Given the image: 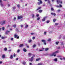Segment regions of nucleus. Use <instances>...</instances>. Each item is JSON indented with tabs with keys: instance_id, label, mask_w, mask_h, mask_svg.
Here are the masks:
<instances>
[{
	"instance_id": "1",
	"label": "nucleus",
	"mask_w": 65,
	"mask_h": 65,
	"mask_svg": "<svg viewBox=\"0 0 65 65\" xmlns=\"http://www.w3.org/2000/svg\"><path fill=\"white\" fill-rule=\"evenodd\" d=\"M38 1L39 2H38L37 3L38 5H40V4H41L42 3V2L41 0H38Z\"/></svg>"
},
{
	"instance_id": "2",
	"label": "nucleus",
	"mask_w": 65,
	"mask_h": 65,
	"mask_svg": "<svg viewBox=\"0 0 65 65\" xmlns=\"http://www.w3.org/2000/svg\"><path fill=\"white\" fill-rule=\"evenodd\" d=\"M23 17L22 15L18 16V20L21 19H23Z\"/></svg>"
},
{
	"instance_id": "3",
	"label": "nucleus",
	"mask_w": 65,
	"mask_h": 65,
	"mask_svg": "<svg viewBox=\"0 0 65 65\" xmlns=\"http://www.w3.org/2000/svg\"><path fill=\"white\" fill-rule=\"evenodd\" d=\"M5 21H3V22H0V24H1V23H2L1 24V25H4V24H5Z\"/></svg>"
},
{
	"instance_id": "4",
	"label": "nucleus",
	"mask_w": 65,
	"mask_h": 65,
	"mask_svg": "<svg viewBox=\"0 0 65 65\" xmlns=\"http://www.w3.org/2000/svg\"><path fill=\"white\" fill-rule=\"evenodd\" d=\"M42 42H44L43 44L44 45H46V41L44 40H42Z\"/></svg>"
},
{
	"instance_id": "5",
	"label": "nucleus",
	"mask_w": 65,
	"mask_h": 65,
	"mask_svg": "<svg viewBox=\"0 0 65 65\" xmlns=\"http://www.w3.org/2000/svg\"><path fill=\"white\" fill-rule=\"evenodd\" d=\"M33 59H34L33 57L32 56L31 58V59L29 60V61L31 62H32L33 61Z\"/></svg>"
},
{
	"instance_id": "6",
	"label": "nucleus",
	"mask_w": 65,
	"mask_h": 65,
	"mask_svg": "<svg viewBox=\"0 0 65 65\" xmlns=\"http://www.w3.org/2000/svg\"><path fill=\"white\" fill-rule=\"evenodd\" d=\"M46 18H47V17H45L42 20V22H44L45 21V19H46Z\"/></svg>"
},
{
	"instance_id": "7",
	"label": "nucleus",
	"mask_w": 65,
	"mask_h": 65,
	"mask_svg": "<svg viewBox=\"0 0 65 65\" xmlns=\"http://www.w3.org/2000/svg\"><path fill=\"white\" fill-rule=\"evenodd\" d=\"M59 52V51L57 50L54 52H53V54H57Z\"/></svg>"
},
{
	"instance_id": "8",
	"label": "nucleus",
	"mask_w": 65,
	"mask_h": 65,
	"mask_svg": "<svg viewBox=\"0 0 65 65\" xmlns=\"http://www.w3.org/2000/svg\"><path fill=\"white\" fill-rule=\"evenodd\" d=\"M41 8V7H39L38 8H37L36 9V11H37V10H39V9H40Z\"/></svg>"
},
{
	"instance_id": "9",
	"label": "nucleus",
	"mask_w": 65,
	"mask_h": 65,
	"mask_svg": "<svg viewBox=\"0 0 65 65\" xmlns=\"http://www.w3.org/2000/svg\"><path fill=\"white\" fill-rule=\"evenodd\" d=\"M55 54H53V53H52V54L51 55V56H54V57H55L56 56V55Z\"/></svg>"
},
{
	"instance_id": "10",
	"label": "nucleus",
	"mask_w": 65,
	"mask_h": 65,
	"mask_svg": "<svg viewBox=\"0 0 65 65\" xmlns=\"http://www.w3.org/2000/svg\"><path fill=\"white\" fill-rule=\"evenodd\" d=\"M41 59L40 58H37L36 59V61H39Z\"/></svg>"
},
{
	"instance_id": "11",
	"label": "nucleus",
	"mask_w": 65,
	"mask_h": 65,
	"mask_svg": "<svg viewBox=\"0 0 65 65\" xmlns=\"http://www.w3.org/2000/svg\"><path fill=\"white\" fill-rule=\"evenodd\" d=\"M38 12L40 13H41L42 12V10H40L38 11Z\"/></svg>"
},
{
	"instance_id": "12",
	"label": "nucleus",
	"mask_w": 65,
	"mask_h": 65,
	"mask_svg": "<svg viewBox=\"0 0 65 65\" xmlns=\"http://www.w3.org/2000/svg\"><path fill=\"white\" fill-rule=\"evenodd\" d=\"M51 14H52V15H53H53H54V16H55L56 14V13H53L52 12L51 13Z\"/></svg>"
},
{
	"instance_id": "13",
	"label": "nucleus",
	"mask_w": 65,
	"mask_h": 65,
	"mask_svg": "<svg viewBox=\"0 0 65 65\" xmlns=\"http://www.w3.org/2000/svg\"><path fill=\"white\" fill-rule=\"evenodd\" d=\"M56 2H57V4H59L60 3V1L59 0H57L56 1Z\"/></svg>"
},
{
	"instance_id": "14",
	"label": "nucleus",
	"mask_w": 65,
	"mask_h": 65,
	"mask_svg": "<svg viewBox=\"0 0 65 65\" xmlns=\"http://www.w3.org/2000/svg\"><path fill=\"white\" fill-rule=\"evenodd\" d=\"M9 32H10V31H6V34H8V33H9Z\"/></svg>"
},
{
	"instance_id": "15",
	"label": "nucleus",
	"mask_w": 65,
	"mask_h": 65,
	"mask_svg": "<svg viewBox=\"0 0 65 65\" xmlns=\"http://www.w3.org/2000/svg\"><path fill=\"white\" fill-rule=\"evenodd\" d=\"M23 51L24 52H27V50H26L25 48H23Z\"/></svg>"
},
{
	"instance_id": "16",
	"label": "nucleus",
	"mask_w": 65,
	"mask_h": 65,
	"mask_svg": "<svg viewBox=\"0 0 65 65\" xmlns=\"http://www.w3.org/2000/svg\"><path fill=\"white\" fill-rule=\"evenodd\" d=\"M49 50L48 48H45V51H47Z\"/></svg>"
},
{
	"instance_id": "17",
	"label": "nucleus",
	"mask_w": 65,
	"mask_h": 65,
	"mask_svg": "<svg viewBox=\"0 0 65 65\" xmlns=\"http://www.w3.org/2000/svg\"><path fill=\"white\" fill-rule=\"evenodd\" d=\"M42 49V50H39V51L40 52H41V51H43L44 50V48H43Z\"/></svg>"
},
{
	"instance_id": "18",
	"label": "nucleus",
	"mask_w": 65,
	"mask_h": 65,
	"mask_svg": "<svg viewBox=\"0 0 65 65\" xmlns=\"http://www.w3.org/2000/svg\"><path fill=\"white\" fill-rule=\"evenodd\" d=\"M32 55V54L29 53L28 54V55L29 57H30V56H31Z\"/></svg>"
},
{
	"instance_id": "19",
	"label": "nucleus",
	"mask_w": 65,
	"mask_h": 65,
	"mask_svg": "<svg viewBox=\"0 0 65 65\" xmlns=\"http://www.w3.org/2000/svg\"><path fill=\"white\" fill-rule=\"evenodd\" d=\"M22 64L24 65H25V64H26V62L24 61L22 63Z\"/></svg>"
},
{
	"instance_id": "20",
	"label": "nucleus",
	"mask_w": 65,
	"mask_h": 65,
	"mask_svg": "<svg viewBox=\"0 0 65 65\" xmlns=\"http://www.w3.org/2000/svg\"><path fill=\"white\" fill-rule=\"evenodd\" d=\"M10 59H13V55H11L10 56Z\"/></svg>"
},
{
	"instance_id": "21",
	"label": "nucleus",
	"mask_w": 65,
	"mask_h": 65,
	"mask_svg": "<svg viewBox=\"0 0 65 65\" xmlns=\"http://www.w3.org/2000/svg\"><path fill=\"white\" fill-rule=\"evenodd\" d=\"M13 27L14 28H16V27H17V25H13Z\"/></svg>"
},
{
	"instance_id": "22",
	"label": "nucleus",
	"mask_w": 65,
	"mask_h": 65,
	"mask_svg": "<svg viewBox=\"0 0 65 65\" xmlns=\"http://www.w3.org/2000/svg\"><path fill=\"white\" fill-rule=\"evenodd\" d=\"M24 46V45H23V44H21L20 45L19 47H22Z\"/></svg>"
},
{
	"instance_id": "23",
	"label": "nucleus",
	"mask_w": 65,
	"mask_h": 65,
	"mask_svg": "<svg viewBox=\"0 0 65 65\" xmlns=\"http://www.w3.org/2000/svg\"><path fill=\"white\" fill-rule=\"evenodd\" d=\"M17 5V7L18 8H20V5L18 4Z\"/></svg>"
},
{
	"instance_id": "24",
	"label": "nucleus",
	"mask_w": 65,
	"mask_h": 65,
	"mask_svg": "<svg viewBox=\"0 0 65 65\" xmlns=\"http://www.w3.org/2000/svg\"><path fill=\"white\" fill-rule=\"evenodd\" d=\"M12 8L13 10H15L16 8V7H12Z\"/></svg>"
},
{
	"instance_id": "25",
	"label": "nucleus",
	"mask_w": 65,
	"mask_h": 65,
	"mask_svg": "<svg viewBox=\"0 0 65 65\" xmlns=\"http://www.w3.org/2000/svg\"><path fill=\"white\" fill-rule=\"evenodd\" d=\"M2 57L3 58H4L5 57V55H2Z\"/></svg>"
},
{
	"instance_id": "26",
	"label": "nucleus",
	"mask_w": 65,
	"mask_h": 65,
	"mask_svg": "<svg viewBox=\"0 0 65 65\" xmlns=\"http://www.w3.org/2000/svg\"><path fill=\"white\" fill-rule=\"evenodd\" d=\"M48 41H51V38H49L48 40H47Z\"/></svg>"
},
{
	"instance_id": "27",
	"label": "nucleus",
	"mask_w": 65,
	"mask_h": 65,
	"mask_svg": "<svg viewBox=\"0 0 65 65\" xmlns=\"http://www.w3.org/2000/svg\"><path fill=\"white\" fill-rule=\"evenodd\" d=\"M56 21H57V19H55L53 20V21L54 22H56Z\"/></svg>"
},
{
	"instance_id": "28",
	"label": "nucleus",
	"mask_w": 65,
	"mask_h": 65,
	"mask_svg": "<svg viewBox=\"0 0 65 65\" xmlns=\"http://www.w3.org/2000/svg\"><path fill=\"white\" fill-rule=\"evenodd\" d=\"M17 36H18V35H14V38H16Z\"/></svg>"
},
{
	"instance_id": "29",
	"label": "nucleus",
	"mask_w": 65,
	"mask_h": 65,
	"mask_svg": "<svg viewBox=\"0 0 65 65\" xmlns=\"http://www.w3.org/2000/svg\"><path fill=\"white\" fill-rule=\"evenodd\" d=\"M51 10H52V11H54V8L53 7L51 8Z\"/></svg>"
},
{
	"instance_id": "30",
	"label": "nucleus",
	"mask_w": 65,
	"mask_h": 65,
	"mask_svg": "<svg viewBox=\"0 0 65 65\" xmlns=\"http://www.w3.org/2000/svg\"><path fill=\"white\" fill-rule=\"evenodd\" d=\"M32 42V40H30L28 41V42H29V43H30V42Z\"/></svg>"
},
{
	"instance_id": "31",
	"label": "nucleus",
	"mask_w": 65,
	"mask_h": 65,
	"mask_svg": "<svg viewBox=\"0 0 65 65\" xmlns=\"http://www.w3.org/2000/svg\"><path fill=\"white\" fill-rule=\"evenodd\" d=\"M28 27V25L27 24L26 25V26L25 27V28H27Z\"/></svg>"
},
{
	"instance_id": "32",
	"label": "nucleus",
	"mask_w": 65,
	"mask_h": 65,
	"mask_svg": "<svg viewBox=\"0 0 65 65\" xmlns=\"http://www.w3.org/2000/svg\"><path fill=\"white\" fill-rule=\"evenodd\" d=\"M57 58H55V59H54V61H57Z\"/></svg>"
},
{
	"instance_id": "33",
	"label": "nucleus",
	"mask_w": 65,
	"mask_h": 65,
	"mask_svg": "<svg viewBox=\"0 0 65 65\" xmlns=\"http://www.w3.org/2000/svg\"><path fill=\"white\" fill-rule=\"evenodd\" d=\"M59 25V23H56L55 24V26H57V25Z\"/></svg>"
},
{
	"instance_id": "34",
	"label": "nucleus",
	"mask_w": 65,
	"mask_h": 65,
	"mask_svg": "<svg viewBox=\"0 0 65 65\" xmlns=\"http://www.w3.org/2000/svg\"><path fill=\"white\" fill-rule=\"evenodd\" d=\"M5 37H2V39H5Z\"/></svg>"
},
{
	"instance_id": "35",
	"label": "nucleus",
	"mask_w": 65,
	"mask_h": 65,
	"mask_svg": "<svg viewBox=\"0 0 65 65\" xmlns=\"http://www.w3.org/2000/svg\"><path fill=\"white\" fill-rule=\"evenodd\" d=\"M59 42H56V44L57 45H58V44H59Z\"/></svg>"
},
{
	"instance_id": "36",
	"label": "nucleus",
	"mask_w": 65,
	"mask_h": 65,
	"mask_svg": "<svg viewBox=\"0 0 65 65\" xmlns=\"http://www.w3.org/2000/svg\"><path fill=\"white\" fill-rule=\"evenodd\" d=\"M10 39L12 41H13V38H11Z\"/></svg>"
},
{
	"instance_id": "37",
	"label": "nucleus",
	"mask_w": 65,
	"mask_h": 65,
	"mask_svg": "<svg viewBox=\"0 0 65 65\" xmlns=\"http://www.w3.org/2000/svg\"><path fill=\"white\" fill-rule=\"evenodd\" d=\"M34 17H35L34 14H32V18H34Z\"/></svg>"
},
{
	"instance_id": "38",
	"label": "nucleus",
	"mask_w": 65,
	"mask_h": 65,
	"mask_svg": "<svg viewBox=\"0 0 65 65\" xmlns=\"http://www.w3.org/2000/svg\"><path fill=\"white\" fill-rule=\"evenodd\" d=\"M36 47V45L35 44L33 45L32 46V47Z\"/></svg>"
},
{
	"instance_id": "39",
	"label": "nucleus",
	"mask_w": 65,
	"mask_h": 65,
	"mask_svg": "<svg viewBox=\"0 0 65 65\" xmlns=\"http://www.w3.org/2000/svg\"><path fill=\"white\" fill-rule=\"evenodd\" d=\"M40 20V17H38L37 18V20L38 21H39Z\"/></svg>"
},
{
	"instance_id": "40",
	"label": "nucleus",
	"mask_w": 65,
	"mask_h": 65,
	"mask_svg": "<svg viewBox=\"0 0 65 65\" xmlns=\"http://www.w3.org/2000/svg\"><path fill=\"white\" fill-rule=\"evenodd\" d=\"M16 56V55L15 54V53H14L13 55V56L14 57H15Z\"/></svg>"
},
{
	"instance_id": "41",
	"label": "nucleus",
	"mask_w": 65,
	"mask_h": 65,
	"mask_svg": "<svg viewBox=\"0 0 65 65\" xmlns=\"http://www.w3.org/2000/svg\"><path fill=\"white\" fill-rule=\"evenodd\" d=\"M4 50L5 51H6L7 50V48H5L4 49Z\"/></svg>"
},
{
	"instance_id": "42",
	"label": "nucleus",
	"mask_w": 65,
	"mask_h": 65,
	"mask_svg": "<svg viewBox=\"0 0 65 65\" xmlns=\"http://www.w3.org/2000/svg\"><path fill=\"white\" fill-rule=\"evenodd\" d=\"M16 30L17 31H18V32H19V29H18V28H16Z\"/></svg>"
},
{
	"instance_id": "43",
	"label": "nucleus",
	"mask_w": 65,
	"mask_h": 65,
	"mask_svg": "<svg viewBox=\"0 0 65 65\" xmlns=\"http://www.w3.org/2000/svg\"><path fill=\"white\" fill-rule=\"evenodd\" d=\"M42 63H39L38 64V65H42Z\"/></svg>"
},
{
	"instance_id": "44",
	"label": "nucleus",
	"mask_w": 65,
	"mask_h": 65,
	"mask_svg": "<svg viewBox=\"0 0 65 65\" xmlns=\"http://www.w3.org/2000/svg\"><path fill=\"white\" fill-rule=\"evenodd\" d=\"M4 29H5V28H4V27H3L2 28V30H4Z\"/></svg>"
},
{
	"instance_id": "45",
	"label": "nucleus",
	"mask_w": 65,
	"mask_h": 65,
	"mask_svg": "<svg viewBox=\"0 0 65 65\" xmlns=\"http://www.w3.org/2000/svg\"><path fill=\"white\" fill-rule=\"evenodd\" d=\"M21 27V28H23V25L21 24L20 25Z\"/></svg>"
},
{
	"instance_id": "46",
	"label": "nucleus",
	"mask_w": 65,
	"mask_h": 65,
	"mask_svg": "<svg viewBox=\"0 0 65 65\" xmlns=\"http://www.w3.org/2000/svg\"><path fill=\"white\" fill-rule=\"evenodd\" d=\"M62 7V5H61V4H59V7Z\"/></svg>"
},
{
	"instance_id": "47",
	"label": "nucleus",
	"mask_w": 65,
	"mask_h": 65,
	"mask_svg": "<svg viewBox=\"0 0 65 65\" xmlns=\"http://www.w3.org/2000/svg\"><path fill=\"white\" fill-rule=\"evenodd\" d=\"M1 5L2 7H3V5L2 3L1 4Z\"/></svg>"
},
{
	"instance_id": "48",
	"label": "nucleus",
	"mask_w": 65,
	"mask_h": 65,
	"mask_svg": "<svg viewBox=\"0 0 65 65\" xmlns=\"http://www.w3.org/2000/svg\"><path fill=\"white\" fill-rule=\"evenodd\" d=\"M50 22V21L49 20H47L46 21V23H48Z\"/></svg>"
},
{
	"instance_id": "49",
	"label": "nucleus",
	"mask_w": 65,
	"mask_h": 65,
	"mask_svg": "<svg viewBox=\"0 0 65 65\" xmlns=\"http://www.w3.org/2000/svg\"><path fill=\"white\" fill-rule=\"evenodd\" d=\"M34 32L31 33L30 34L31 35H34Z\"/></svg>"
},
{
	"instance_id": "50",
	"label": "nucleus",
	"mask_w": 65,
	"mask_h": 65,
	"mask_svg": "<svg viewBox=\"0 0 65 65\" xmlns=\"http://www.w3.org/2000/svg\"><path fill=\"white\" fill-rule=\"evenodd\" d=\"M48 2L49 3V4H50V3H51V2H50V1L49 0H48Z\"/></svg>"
},
{
	"instance_id": "51",
	"label": "nucleus",
	"mask_w": 65,
	"mask_h": 65,
	"mask_svg": "<svg viewBox=\"0 0 65 65\" xmlns=\"http://www.w3.org/2000/svg\"><path fill=\"white\" fill-rule=\"evenodd\" d=\"M20 50H18L17 51V52L18 53H19L20 52Z\"/></svg>"
},
{
	"instance_id": "52",
	"label": "nucleus",
	"mask_w": 65,
	"mask_h": 65,
	"mask_svg": "<svg viewBox=\"0 0 65 65\" xmlns=\"http://www.w3.org/2000/svg\"><path fill=\"white\" fill-rule=\"evenodd\" d=\"M35 38L34 37H32V39H33V40L35 39Z\"/></svg>"
},
{
	"instance_id": "53",
	"label": "nucleus",
	"mask_w": 65,
	"mask_h": 65,
	"mask_svg": "<svg viewBox=\"0 0 65 65\" xmlns=\"http://www.w3.org/2000/svg\"><path fill=\"white\" fill-rule=\"evenodd\" d=\"M16 20V18L15 17H14L13 19V20L14 21V20Z\"/></svg>"
},
{
	"instance_id": "54",
	"label": "nucleus",
	"mask_w": 65,
	"mask_h": 65,
	"mask_svg": "<svg viewBox=\"0 0 65 65\" xmlns=\"http://www.w3.org/2000/svg\"><path fill=\"white\" fill-rule=\"evenodd\" d=\"M36 16L37 17H39V14H37L36 15Z\"/></svg>"
},
{
	"instance_id": "55",
	"label": "nucleus",
	"mask_w": 65,
	"mask_h": 65,
	"mask_svg": "<svg viewBox=\"0 0 65 65\" xmlns=\"http://www.w3.org/2000/svg\"><path fill=\"white\" fill-rule=\"evenodd\" d=\"M17 39H19V36H17Z\"/></svg>"
},
{
	"instance_id": "56",
	"label": "nucleus",
	"mask_w": 65,
	"mask_h": 65,
	"mask_svg": "<svg viewBox=\"0 0 65 65\" xmlns=\"http://www.w3.org/2000/svg\"><path fill=\"white\" fill-rule=\"evenodd\" d=\"M56 7H57V8H58V7H59V6H58V5H57L56 6Z\"/></svg>"
},
{
	"instance_id": "57",
	"label": "nucleus",
	"mask_w": 65,
	"mask_h": 65,
	"mask_svg": "<svg viewBox=\"0 0 65 65\" xmlns=\"http://www.w3.org/2000/svg\"><path fill=\"white\" fill-rule=\"evenodd\" d=\"M46 32L45 31L44 32V34H45V35H46Z\"/></svg>"
},
{
	"instance_id": "58",
	"label": "nucleus",
	"mask_w": 65,
	"mask_h": 65,
	"mask_svg": "<svg viewBox=\"0 0 65 65\" xmlns=\"http://www.w3.org/2000/svg\"><path fill=\"white\" fill-rule=\"evenodd\" d=\"M61 11V10L60 9H59L58 10V12H59V11Z\"/></svg>"
},
{
	"instance_id": "59",
	"label": "nucleus",
	"mask_w": 65,
	"mask_h": 65,
	"mask_svg": "<svg viewBox=\"0 0 65 65\" xmlns=\"http://www.w3.org/2000/svg\"><path fill=\"white\" fill-rule=\"evenodd\" d=\"M60 47H57V49H60Z\"/></svg>"
},
{
	"instance_id": "60",
	"label": "nucleus",
	"mask_w": 65,
	"mask_h": 65,
	"mask_svg": "<svg viewBox=\"0 0 65 65\" xmlns=\"http://www.w3.org/2000/svg\"><path fill=\"white\" fill-rule=\"evenodd\" d=\"M18 59H19V58H17L16 59V60H18Z\"/></svg>"
},
{
	"instance_id": "61",
	"label": "nucleus",
	"mask_w": 65,
	"mask_h": 65,
	"mask_svg": "<svg viewBox=\"0 0 65 65\" xmlns=\"http://www.w3.org/2000/svg\"><path fill=\"white\" fill-rule=\"evenodd\" d=\"M2 61H0V64H2Z\"/></svg>"
},
{
	"instance_id": "62",
	"label": "nucleus",
	"mask_w": 65,
	"mask_h": 65,
	"mask_svg": "<svg viewBox=\"0 0 65 65\" xmlns=\"http://www.w3.org/2000/svg\"><path fill=\"white\" fill-rule=\"evenodd\" d=\"M27 5H28V4H26L25 5V6H27Z\"/></svg>"
},
{
	"instance_id": "63",
	"label": "nucleus",
	"mask_w": 65,
	"mask_h": 65,
	"mask_svg": "<svg viewBox=\"0 0 65 65\" xmlns=\"http://www.w3.org/2000/svg\"><path fill=\"white\" fill-rule=\"evenodd\" d=\"M0 3H2V0H0Z\"/></svg>"
},
{
	"instance_id": "64",
	"label": "nucleus",
	"mask_w": 65,
	"mask_h": 65,
	"mask_svg": "<svg viewBox=\"0 0 65 65\" xmlns=\"http://www.w3.org/2000/svg\"><path fill=\"white\" fill-rule=\"evenodd\" d=\"M29 65H32V63H30Z\"/></svg>"
}]
</instances>
